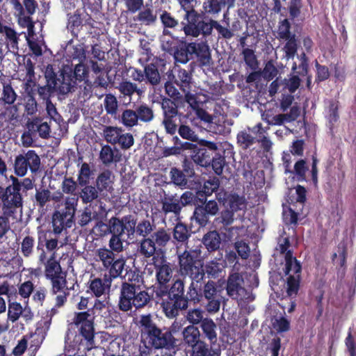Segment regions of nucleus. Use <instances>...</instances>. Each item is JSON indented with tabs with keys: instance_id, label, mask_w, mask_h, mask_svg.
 Listing matches in <instances>:
<instances>
[{
	"instance_id": "obj_1",
	"label": "nucleus",
	"mask_w": 356,
	"mask_h": 356,
	"mask_svg": "<svg viewBox=\"0 0 356 356\" xmlns=\"http://www.w3.org/2000/svg\"><path fill=\"white\" fill-rule=\"evenodd\" d=\"M140 343L139 356H149L153 350H172L177 346V339L171 327H159L150 314L142 315L139 321Z\"/></svg>"
},
{
	"instance_id": "obj_2",
	"label": "nucleus",
	"mask_w": 356,
	"mask_h": 356,
	"mask_svg": "<svg viewBox=\"0 0 356 356\" xmlns=\"http://www.w3.org/2000/svg\"><path fill=\"white\" fill-rule=\"evenodd\" d=\"M124 280L121 284L118 309L123 312H128L134 307L136 309H143L149 306L152 301V295L143 289V277L141 272L136 268L134 269L127 266L125 268Z\"/></svg>"
},
{
	"instance_id": "obj_3",
	"label": "nucleus",
	"mask_w": 356,
	"mask_h": 356,
	"mask_svg": "<svg viewBox=\"0 0 356 356\" xmlns=\"http://www.w3.org/2000/svg\"><path fill=\"white\" fill-rule=\"evenodd\" d=\"M184 149H188V155L197 165L201 167L211 166L215 173L220 175L226 163L224 152L217 144L205 140L193 144L184 142Z\"/></svg>"
},
{
	"instance_id": "obj_4",
	"label": "nucleus",
	"mask_w": 356,
	"mask_h": 356,
	"mask_svg": "<svg viewBox=\"0 0 356 356\" xmlns=\"http://www.w3.org/2000/svg\"><path fill=\"white\" fill-rule=\"evenodd\" d=\"M185 292V281L180 277L161 288H154L156 298L168 318H175L183 311L182 305L187 300Z\"/></svg>"
},
{
	"instance_id": "obj_5",
	"label": "nucleus",
	"mask_w": 356,
	"mask_h": 356,
	"mask_svg": "<svg viewBox=\"0 0 356 356\" xmlns=\"http://www.w3.org/2000/svg\"><path fill=\"white\" fill-rule=\"evenodd\" d=\"M204 13H197L194 8L184 10L183 19L180 22V30L184 31L186 36L197 38L202 35L207 38L212 34L215 29L218 33L226 36L227 31L216 20L210 19L208 22L204 21Z\"/></svg>"
},
{
	"instance_id": "obj_6",
	"label": "nucleus",
	"mask_w": 356,
	"mask_h": 356,
	"mask_svg": "<svg viewBox=\"0 0 356 356\" xmlns=\"http://www.w3.org/2000/svg\"><path fill=\"white\" fill-rule=\"evenodd\" d=\"M10 179L12 184L6 188L0 185V200L3 202L5 213L8 214L17 213V209H22L23 197L21 191L26 192L34 186L33 180L29 178L19 181L12 175Z\"/></svg>"
},
{
	"instance_id": "obj_7",
	"label": "nucleus",
	"mask_w": 356,
	"mask_h": 356,
	"mask_svg": "<svg viewBox=\"0 0 356 356\" xmlns=\"http://www.w3.org/2000/svg\"><path fill=\"white\" fill-rule=\"evenodd\" d=\"M78 202V196H67L54 211L52 215V227L54 234H60L63 231L73 226Z\"/></svg>"
},
{
	"instance_id": "obj_8",
	"label": "nucleus",
	"mask_w": 356,
	"mask_h": 356,
	"mask_svg": "<svg viewBox=\"0 0 356 356\" xmlns=\"http://www.w3.org/2000/svg\"><path fill=\"white\" fill-rule=\"evenodd\" d=\"M178 264L181 275L188 276L191 280L205 277L200 248L185 250L182 253L179 254Z\"/></svg>"
},
{
	"instance_id": "obj_9",
	"label": "nucleus",
	"mask_w": 356,
	"mask_h": 356,
	"mask_svg": "<svg viewBox=\"0 0 356 356\" xmlns=\"http://www.w3.org/2000/svg\"><path fill=\"white\" fill-rule=\"evenodd\" d=\"M171 232L165 227L156 228L149 238L140 240L138 246V252L145 258L156 256L171 241Z\"/></svg>"
},
{
	"instance_id": "obj_10",
	"label": "nucleus",
	"mask_w": 356,
	"mask_h": 356,
	"mask_svg": "<svg viewBox=\"0 0 356 356\" xmlns=\"http://www.w3.org/2000/svg\"><path fill=\"white\" fill-rule=\"evenodd\" d=\"M97 255L102 261L104 269L108 271V281H113L118 277H122L123 270L125 269L126 261L122 257H119L107 248H99Z\"/></svg>"
},
{
	"instance_id": "obj_11",
	"label": "nucleus",
	"mask_w": 356,
	"mask_h": 356,
	"mask_svg": "<svg viewBox=\"0 0 356 356\" xmlns=\"http://www.w3.org/2000/svg\"><path fill=\"white\" fill-rule=\"evenodd\" d=\"M73 323L77 327L79 335L85 340L87 350H90L96 347L94 316L90 312H76Z\"/></svg>"
},
{
	"instance_id": "obj_12",
	"label": "nucleus",
	"mask_w": 356,
	"mask_h": 356,
	"mask_svg": "<svg viewBox=\"0 0 356 356\" xmlns=\"http://www.w3.org/2000/svg\"><path fill=\"white\" fill-rule=\"evenodd\" d=\"M202 307L210 314L220 309L221 298L220 291L218 289L216 282L209 280L201 285Z\"/></svg>"
},
{
	"instance_id": "obj_13",
	"label": "nucleus",
	"mask_w": 356,
	"mask_h": 356,
	"mask_svg": "<svg viewBox=\"0 0 356 356\" xmlns=\"http://www.w3.org/2000/svg\"><path fill=\"white\" fill-rule=\"evenodd\" d=\"M40 165L39 156L35 150L30 149L25 154H20L15 157V173L19 177H23L26 174L29 168L32 173H35L39 170Z\"/></svg>"
},
{
	"instance_id": "obj_14",
	"label": "nucleus",
	"mask_w": 356,
	"mask_h": 356,
	"mask_svg": "<svg viewBox=\"0 0 356 356\" xmlns=\"http://www.w3.org/2000/svg\"><path fill=\"white\" fill-rule=\"evenodd\" d=\"M197 199L193 218L200 227H205L209 221V217L215 216L218 213V204L216 200L207 201L205 197Z\"/></svg>"
},
{
	"instance_id": "obj_15",
	"label": "nucleus",
	"mask_w": 356,
	"mask_h": 356,
	"mask_svg": "<svg viewBox=\"0 0 356 356\" xmlns=\"http://www.w3.org/2000/svg\"><path fill=\"white\" fill-rule=\"evenodd\" d=\"M152 257V264L156 271V280L157 286L155 288H161L166 286L172 277L173 264L167 261L166 257L162 254Z\"/></svg>"
},
{
	"instance_id": "obj_16",
	"label": "nucleus",
	"mask_w": 356,
	"mask_h": 356,
	"mask_svg": "<svg viewBox=\"0 0 356 356\" xmlns=\"http://www.w3.org/2000/svg\"><path fill=\"white\" fill-rule=\"evenodd\" d=\"M47 74H51L56 81V89L58 92L62 95H66L76 87V82L72 75V67L69 66H64L59 70V75L55 73L51 68L46 71Z\"/></svg>"
},
{
	"instance_id": "obj_17",
	"label": "nucleus",
	"mask_w": 356,
	"mask_h": 356,
	"mask_svg": "<svg viewBox=\"0 0 356 356\" xmlns=\"http://www.w3.org/2000/svg\"><path fill=\"white\" fill-rule=\"evenodd\" d=\"M51 282V293L56 296V307H60L67 302L70 295L69 289L67 287L66 273L49 279Z\"/></svg>"
},
{
	"instance_id": "obj_18",
	"label": "nucleus",
	"mask_w": 356,
	"mask_h": 356,
	"mask_svg": "<svg viewBox=\"0 0 356 356\" xmlns=\"http://www.w3.org/2000/svg\"><path fill=\"white\" fill-rule=\"evenodd\" d=\"M243 277L239 273H230L227 280V294L233 299L241 300L245 291L243 286Z\"/></svg>"
},
{
	"instance_id": "obj_19",
	"label": "nucleus",
	"mask_w": 356,
	"mask_h": 356,
	"mask_svg": "<svg viewBox=\"0 0 356 356\" xmlns=\"http://www.w3.org/2000/svg\"><path fill=\"white\" fill-rule=\"evenodd\" d=\"M235 0H205L203 3L204 14L217 15L221 10L227 7V10L234 6ZM228 10L224 13V21L229 25V18H227Z\"/></svg>"
},
{
	"instance_id": "obj_20",
	"label": "nucleus",
	"mask_w": 356,
	"mask_h": 356,
	"mask_svg": "<svg viewBox=\"0 0 356 356\" xmlns=\"http://www.w3.org/2000/svg\"><path fill=\"white\" fill-rule=\"evenodd\" d=\"M204 279L191 280V282L188 287L187 293H185L186 302L182 305L183 311L187 310L190 303L193 305H200L202 306V296L201 292L202 282Z\"/></svg>"
},
{
	"instance_id": "obj_21",
	"label": "nucleus",
	"mask_w": 356,
	"mask_h": 356,
	"mask_svg": "<svg viewBox=\"0 0 356 356\" xmlns=\"http://www.w3.org/2000/svg\"><path fill=\"white\" fill-rule=\"evenodd\" d=\"M195 51V42L181 40L174 52L175 60L177 63L186 64L190 60H193V54Z\"/></svg>"
},
{
	"instance_id": "obj_22",
	"label": "nucleus",
	"mask_w": 356,
	"mask_h": 356,
	"mask_svg": "<svg viewBox=\"0 0 356 356\" xmlns=\"http://www.w3.org/2000/svg\"><path fill=\"white\" fill-rule=\"evenodd\" d=\"M195 51L193 54V60L196 58L200 66H210L212 64L211 53L207 42H195Z\"/></svg>"
},
{
	"instance_id": "obj_23",
	"label": "nucleus",
	"mask_w": 356,
	"mask_h": 356,
	"mask_svg": "<svg viewBox=\"0 0 356 356\" xmlns=\"http://www.w3.org/2000/svg\"><path fill=\"white\" fill-rule=\"evenodd\" d=\"M193 124V120L188 115H180L179 125L177 131L182 138L194 142L198 137L192 128Z\"/></svg>"
},
{
	"instance_id": "obj_24",
	"label": "nucleus",
	"mask_w": 356,
	"mask_h": 356,
	"mask_svg": "<svg viewBox=\"0 0 356 356\" xmlns=\"http://www.w3.org/2000/svg\"><path fill=\"white\" fill-rule=\"evenodd\" d=\"M46 79V85L43 86H38L37 92L39 95L40 99L43 101V103L51 99V97L58 92L56 86V81L51 74L45 72L44 75Z\"/></svg>"
},
{
	"instance_id": "obj_25",
	"label": "nucleus",
	"mask_w": 356,
	"mask_h": 356,
	"mask_svg": "<svg viewBox=\"0 0 356 356\" xmlns=\"http://www.w3.org/2000/svg\"><path fill=\"white\" fill-rule=\"evenodd\" d=\"M255 131L254 126L253 127H248L238 133L236 136L237 143L242 149H247L257 143L258 134Z\"/></svg>"
},
{
	"instance_id": "obj_26",
	"label": "nucleus",
	"mask_w": 356,
	"mask_h": 356,
	"mask_svg": "<svg viewBox=\"0 0 356 356\" xmlns=\"http://www.w3.org/2000/svg\"><path fill=\"white\" fill-rule=\"evenodd\" d=\"M122 159V154L117 148H112L108 145L102 147L99 152V160L105 165L119 163Z\"/></svg>"
},
{
	"instance_id": "obj_27",
	"label": "nucleus",
	"mask_w": 356,
	"mask_h": 356,
	"mask_svg": "<svg viewBox=\"0 0 356 356\" xmlns=\"http://www.w3.org/2000/svg\"><path fill=\"white\" fill-rule=\"evenodd\" d=\"M162 205V211L165 214L173 213L175 215H179L183 208V204L180 202L179 197L175 195H165L161 200Z\"/></svg>"
},
{
	"instance_id": "obj_28",
	"label": "nucleus",
	"mask_w": 356,
	"mask_h": 356,
	"mask_svg": "<svg viewBox=\"0 0 356 356\" xmlns=\"http://www.w3.org/2000/svg\"><path fill=\"white\" fill-rule=\"evenodd\" d=\"M84 13V10L76 9L73 14H67V29L74 37H78L83 25L84 17L82 15Z\"/></svg>"
},
{
	"instance_id": "obj_29",
	"label": "nucleus",
	"mask_w": 356,
	"mask_h": 356,
	"mask_svg": "<svg viewBox=\"0 0 356 356\" xmlns=\"http://www.w3.org/2000/svg\"><path fill=\"white\" fill-rule=\"evenodd\" d=\"M234 221V213L229 209L222 210L220 215L214 219L216 225H220V229L227 231L229 233L234 229H238V227H229Z\"/></svg>"
},
{
	"instance_id": "obj_30",
	"label": "nucleus",
	"mask_w": 356,
	"mask_h": 356,
	"mask_svg": "<svg viewBox=\"0 0 356 356\" xmlns=\"http://www.w3.org/2000/svg\"><path fill=\"white\" fill-rule=\"evenodd\" d=\"M202 242L208 252H213L220 249L222 238L218 231H209L203 236Z\"/></svg>"
},
{
	"instance_id": "obj_31",
	"label": "nucleus",
	"mask_w": 356,
	"mask_h": 356,
	"mask_svg": "<svg viewBox=\"0 0 356 356\" xmlns=\"http://www.w3.org/2000/svg\"><path fill=\"white\" fill-rule=\"evenodd\" d=\"M145 82L152 86H157L161 82V75L159 72V60L156 59L147 64L144 68Z\"/></svg>"
},
{
	"instance_id": "obj_32",
	"label": "nucleus",
	"mask_w": 356,
	"mask_h": 356,
	"mask_svg": "<svg viewBox=\"0 0 356 356\" xmlns=\"http://www.w3.org/2000/svg\"><path fill=\"white\" fill-rule=\"evenodd\" d=\"M111 282L108 280L106 275L104 280L95 277L89 281V289L95 296L99 298L105 293L106 289L110 288Z\"/></svg>"
},
{
	"instance_id": "obj_33",
	"label": "nucleus",
	"mask_w": 356,
	"mask_h": 356,
	"mask_svg": "<svg viewBox=\"0 0 356 356\" xmlns=\"http://www.w3.org/2000/svg\"><path fill=\"white\" fill-rule=\"evenodd\" d=\"M179 101L174 99H172L168 97H163L161 99V107L163 111V117L167 116H178L179 120H180V115H184L178 111Z\"/></svg>"
},
{
	"instance_id": "obj_34",
	"label": "nucleus",
	"mask_w": 356,
	"mask_h": 356,
	"mask_svg": "<svg viewBox=\"0 0 356 356\" xmlns=\"http://www.w3.org/2000/svg\"><path fill=\"white\" fill-rule=\"evenodd\" d=\"M285 268L284 273L286 275H296L301 273L302 266L300 263L297 260L296 257L293 256V251L289 250L286 252L284 256Z\"/></svg>"
},
{
	"instance_id": "obj_35",
	"label": "nucleus",
	"mask_w": 356,
	"mask_h": 356,
	"mask_svg": "<svg viewBox=\"0 0 356 356\" xmlns=\"http://www.w3.org/2000/svg\"><path fill=\"white\" fill-rule=\"evenodd\" d=\"M156 228V225L154 220L143 219L137 224L136 236L144 238H149Z\"/></svg>"
},
{
	"instance_id": "obj_36",
	"label": "nucleus",
	"mask_w": 356,
	"mask_h": 356,
	"mask_svg": "<svg viewBox=\"0 0 356 356\" xmlns=\"http://www.w3.org/2000/svg\"><path fill=\"white\" fill-rule=\"evenodd\" d=\"M185 92V101L189 104V106L193 110L197 111V115L203 120L207 122L210 121V116L202 108H200V102L198 100V97L195 94H192L190 90L186 91Z\"/></svg>"
},
{
	"instance_id": "obj_37",
	"label": "nucleus",
	"mask_w": 356,
	"mask_h": 356,
	"mask_svg": "<svg viewBox=\"0 0 356 356\" xmlns=\"http://www.w3.org/2000/svg\"><path fill=\"white\" fill-rule=\"evenodd\" d=\"M65 273L63 272L60 262L51 256L45 263L44 275L47 280L61 275Z\"/></svg>"
},
{
	"instance_id": "obj_38",
	"label": "nucleus",
	"mask_w": 356,
	"mask_h": 356,
	"mask_svg": "<svg viewBox=\"0 0 356 356\" xmlns=\"http://www.w3.org/2000/svg\"><path fill=\"white\" fill-rule=\"evenodd\" d=\"M192 74L185 69L179 68L175 76V83L179 86L183 92L191 90Z\"/></svg>"
},
{
	"instance_id": "obj_39",
	"label": "nucleus",
	"mask_w": 356,
	"mask_h": 356,
	"mask_svg": "<svg viewBox=\"0 0 356 356\" xmlns=\"http://www.w3.org/2000/svg\"><path fill=\"white\" fill-rule=\"evenodd\" d=\"M183 337L185 343L188 347H192L195 343L202 341L199 329L194 325H188L183 331Z\"/></svg>"
},
{
	"instance_id": "obj_40",
	"label": "nucleus",
	"mask_w": 356,
	"mask_h": 356,
	"mask_svg": "<svg viewBox=\"0 0 356 356\" xmlns=\"http://www.w3.org/2000/svg\"><path fill=\"white\" fill-rule=\"evenodd\" d=\"M173 238L179 243H186L191 235V230L183 222H177L173 229Z\"/></svg>"
},
{
	"instance_id": "obj_41",
	"label": "nucleus",
	"mask_w": 356,
	"mask_h": 356,
	"mask_svg": "<svg viewBox=\"0 0 356 356\" xmlns=\"http://www.w3.org/2000/svg\"><path fill=\"white\" fill-rule=\"evenodd\" d=\"M301 276L300 274L296 275H289L286 278V292L287 296L294 298L297 296L300 286Z\"/></svg>"
},
{
	"instance_id": "obj_42",
	"label": "nucleus",
	"mask_w": 356,
	"mask_h": 356,
	"mask_svg": "<svg viewBox=\"0 0 356 356\" xmlns=\"http://www.w3.org/2000/svg\"><path fill=\"white\" fill-rule=\"evenodd\" d=\"M220 186L219 179L213 177L205 181L201 190L197 191V197L207 198V196L211 195L213 192L216 191Z\"/></svg>"
},
{
	"instance_id": "obj_43",
	"label": "nucleus",
	"mask_w": 356,
	"mask_h": 356,
	"mask_svg": "<svg viewBox=\"0 0 356 356\" xmlns=\"http://www.w3.org/2000/svg\"><path fill=\"white\" fill-rule=\"evenodd\" d=\"M201 328L211 344L217 341L216 325L212 319L204 318L201 323Z\"/></svg>"
},
{
	"instance_id": "obj_44",
	"label": "nucleus",
	"mask_w": 356,
	"mask_h": 356,
	"mask_svg": "<svg viewBox=\"0 0 356 356\" xmlns=\"http://www.w3.org/2000/svg\"><path fill=\"white\" fill-rule=\"evenodd\" d=\"M160 19L163 26V35H169L170 31L167 29H176L180 27L178 19H175L170 13L163 10L160 15Z\"/></svg>"
},
{
	"instance_id": "obj_45",
	"label": "nucleus",
	"mask_w": 356,
	"mask_h": 356,
	"mask_svg": "<svg viewBox=\"0 0 356 356\" xmlns=\"http://www.w3.org/2000/svg\"><path fill=\"white\" fill-rule=\"evenodd\" d=\"M157 19L156 14L149 8L140 10L136 17V21L140 22V25L151 26L156 23Z\"/></svg>"
},
{
	"instance_id": "obj_46",
	"label": "nucleus",
	"mask_w": 356,
	"mask_h": 356,
	"mask_svg": "<svg viewBox=\"0 0 356 356\" xmlns=\"http://www.w3.org/2000/svg\"><path fill=\"white\" fill-rule=\"evenodd\" d=\"M81 187L80 197L83 204L90 203L99 197V191L95 186L87 184Z\"/></svg>"
},
{
	"instance_id": "obj_47",
	"label": "nucleus",
	"mask_w": 356,
	"mask_h": 356,
	"mask_svg": "<svg viewBox=\"0 0 356 356\" xmlns=\"http://www.w3.org/2000/svg\"><path fill=\"white\" fill-rule=\"evenodd\" d=\"M138 120L142 122L147 123L151 122L154 118V113L152 107L146 104H142L137 106L135 108Z\"/></svg>"
},
{
	"instance_id": "obj_48",
	"label": "nucleus",
	"mask_w": 356,
	"mask_h": 356,
	"mask_svg": "<svg viewBox=\"0 0 356 356\" xmlns=\"http://www.w3.org/2000/svg\"><path fill=\"white\" fill-rule=\"evenodd\" d=\"M111 175L110 170H104L101 172L96 179V186L99 193L108 191L111 187Z\"/></svg>"
},
{
	"instance_id": "obj_49",
	"label": "nucleus",
	"mask_w": 356,
	"mask_h": 356,
	"mask_svg": "<svg viewBox=\"0 0 356 356\" xmlns=\"http://www.w3.org/2000/svg\"><path fill=\"white\" fill-rule=\"evenodd\" d=\"M52 200L51 193L47 188H36L35 194V204L40 209Z\"/></svg>"
},
{
	"instance_id": "obj_50",
	"label": "nucleus",
	"mask_w": 356,
	"mask_h": 356,
	"mask_svg": "<svg viewBox=\"0 0 356 356\" xmlns=\"http://www.w3.org/2000/svg\"><path fill=\"white\" fill-rule=\"evenodd\" d=\"M190 356H212L213 349L211 345L207 344L205 341H202L197 343H195L191 347Z\"/></svg>"
},
{
	"instance_id": "obj_51",
	"label": "nucleus",
	"mask_w": 356,
	"mask_h": 356,
	"mask_svg": "<svg viewBox=\"0 0 356 356\" xmlns=\"http://www.w3.org/2000/svg\"><path fill=\"white\" fill-rule=\"evenodd\" d=\"M121 132H122V129L117 127L106 126L103 129L104 139L112 145L117 144Z\"/></svg>"
},
{
	"instance_id": "obj_52",
	"label": "nucleus",
	"mask_w": 356,
	"mask_h": 356,
	"mask_svg": "<svg viewBox=\"0 0 356 356\" xmlns=\"http://www.w3.org/2000/svg\"><path fill=\"white\" fill-rule=\"evenodd\" d=\"M105 111L108 115L115 116L118 108V102L111 93L106 94L104 99Z\"/></svg>"
},
{
	"instance_id": "obj_53",
	"label": "nucleus",
	"mask_w": 356,
	"mask_h": 356,
	"mask_svg": "<svg viewBox=\"0 0 356 356\" xmlns=\"http://www.w3.org/2000/svg\"><path fill=\"white\" fill-rule=\"evenodd\" d=\"M228 206L229 211H233V213L245 209L247 206L246 201L243 197H241L237 194L232 195L228 200Z\"/></svg>"
},
{
	"instance_id": "obj_54",
	"label": "nucleus",
	"mask_w": 356,
	"mask_h": 356,
	"mask_svg": "<svg viewBox=\"0 0 356 356\" xmlns=\"http://www.w3.org/2000/svg\"><path fill=\"white\" fill-rule=\"evenodd\" d=\"M136 110L125 109L121 115V122L127 127H133L138 124Z\"/></svg>"
},
{
	"instance_id": "obj_55",
	"label": "nucleus",
	"mask_w": 356,
	"mask_h": 356,
	"mask_svg": "<svg viewBox=\"0 0 356 356\" xmlns=\"http://www.w3.org/2000/svg\"><path fill=\"white\" fill-rule=\"evenodd\" d=\"M254 129L256 130L255 132L258 134V140H257V143H261L264 149L268 150L272 145V143L266 136V130L263 127L262 124L261 122L257 123L254 126Z\"/></svg>"
},
{
	"instance_id": "obj_56",
	"label": "nucleus",
	"mask_w": 356,
	"mask_h": 356,
	"mask_svg": "<svg viewBox=\"0 0 356 356\" xmlns=\"http://www.w3.org/2000/svg\"><path fill=\"white\" fill-rule=\"evenodd\" d=\"M170 175L172 182L175 185L179 186H186L187 185L186 175L182 170L177 168H172Z\"/></svg>"
},
{
	"instance_id": "obj_57",
	"label": "nucleus",
	"mask_w": 356,
	"mask_h": 356,
	"mask_svg": "<svg viewBox=\"0 0 356 356\" xmlns=\"http://www.w3.org/2000/svg\"><path fill=\"white\" fill-rule=\"evenodd\" d=\"M291 25L289 19H284L279 22L277 35L281 40H287L292 37L294 33L291 32Z\"/></svg>"
},
{
	"instance_id": "obj_58",
	"label": "nucleus",
	"mask_w": 356,
	"mask_h": 356,
	"mask_svg": "<svg viewBox=\"0 0 356 356\" xmlns=\"http://www.w3.org/2000/svg\"><path fill=\"white\" fill-rule=\"evenodd\" d=\"M123 222V232L127 231V234L134 235L136 233L137 221L136 218L132 215H127L122 218Z\"/></svg>"
},
{
	"instance_id": "obj_59",
	"label": "nucleus",
	"mask_w": 356,
	"mask_h": 356,
	"mask_svg": "<svg viewBox=\"0 0 356 356\" xmlns=\"http://www.w3.org/2000/svg\"><path fill=\"white\" fill-rule=\"evenodd\" d=\"M35 240L31 236H26L21 243V252L26 257H30L33 253Z\"/></svg>"
},
{
	"instance_id": "obj_60",
	"label": "nucleus",
	"mask_w": 356,
	"mask_h": 356,
	"mask_svg": "<svg viewBox=\"0 0 356 356\" xmlns=\"http://www.w3.org/2000/svg\"><path fill=\"white\" fill-rule=\"evenodd\" d=\"M92 174L90 165L87 163H83L81 165V169L79 171V175L77 178L78 184L80 186L89 184L90 177Z\"/></svg>"
},
{
	"instance_id": "obj_61",
	"label": "nucleus",
	"mask_w": 356,
	"mask_h": 356,
	"mask_svg": "<svg viewBox=\"0 0 356 356\" xmlns=\"http://www.w3.org/2000/svg\"><path fill=\"white\" fill-rule=\"evenodd\" d=\"M302 8V0H289L287 3V9L290 19L293 20L298 18L301 13Z\"/></svg>"
},
{
	"instance_id": "obj_62",
	"label": "nucleus",
	"mask_w": 356,
	"mask_h": 356,
	"mask_svg": "<svg viewBox=\"0 0 356 356\" xmlns=\"http://www.w3.org/2000/svg\"><path fill=\"white\" fill-rule=\"evenodd\" d=\"M243 60L245 64L252 70H255L258 67V61L254 52L250 48H245L242 51Z\"/></svg>"
},
{
	"instance_id": "obj_63",
	"label": "nucleus",
	"mask_w": 356,
	"mask_h": 356,
	"mask_svg": "<svg viewBox=\"0 0 356 356\" xmlns=\"http://www.w3.org/2000/svg\"><path fill=\"white\" fill-rule=\"evenodd\" d=\"M338 110L339 102L330 100L329 102L328 115L327 118L331 127H332L339 118Z\"/></svg>"
},
{
	"instance_id": "obj_64",
	"label": "nucleus",
	"mask_w": 356,
	"mask_h": 356,
	"mask_svg": "<svg viewBox=\"0 0 356 356\" xmlns=\"http://www.w3.org/2000/svg\"><path fill=\"white\" fill-rule=\"evenodd\" d=\"M22 312L23 309L20 303L14 302L8 304V316L13 323L19 319Z\"/></svg>"
}]
</instances>
